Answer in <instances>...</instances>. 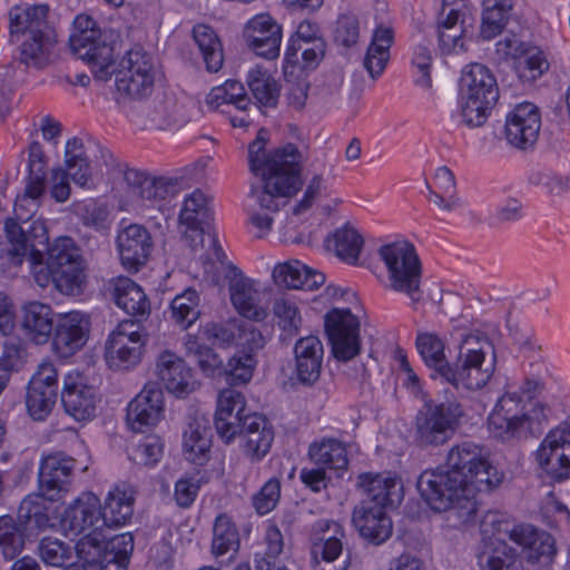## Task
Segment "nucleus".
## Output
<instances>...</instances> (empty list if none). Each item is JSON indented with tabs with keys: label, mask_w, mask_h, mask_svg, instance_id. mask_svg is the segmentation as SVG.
<instances>
[{
	"label": "nucleus",
	"mask_w": 570,
	"mask_h": 570,
	"mask_svg": "<svg viewBox=\"0 0 570 570\" xmlns=\"http://www.w3.org/2000/svg\"><path fill=\"white\" fill-rule=\"evenodd\" d=\"M503 480L504 473L492 464L488 451L464 441L450 449L446 469L423 471L416 487L432 510L449 513L453 527H468L476 518L478 494L497 489Z\"/></svg>",
	"instance_id": "f257e3e1"
},
{
	"label": "nucleus",
	"mask_w": 570,
	"mask_h": 570,
	"mask_svg": "<svg viewBox=\"0 0 570 570\" xmlns=\"http://www.w3.org/2000/svg\"><path fill=\"white\" fill-rule=\"evenodd\" d=\"M268 132L261 129L256 139L248 146L250 170L262 177L263 189L252 190L246 212L247 222L256 237L267 235L278 210L276 196L288 197L301 188L303 155L294 144H286L273 151H266Z\"/></svg>",
	"instance_id": "f03ea898"
},
{
	"label": "nucleus",
	"mask_w": 570,
	"mask_h": 570,
	"mask_svg": "<svg viewBox=\"0 0 570 570\" xmlns=\"http://www.w3.org/2000/svg\"><path fill=\"white\" fill-rule=\"evenodd\" d=\"M27 235L30 244L28 261L37 285L46 288L52 284L58 292L66 295L81 293L86 277L85 267L73 239L67 236L55 239L48 248V259L45 264L42 252L35 248L36 245H47L49 242L45 220L30 222Z\"/></svg>",
	"instance_id": "7ed1b4c3"
},
{
	"label": "nucleus",
	"mask_w": 570,
	"mask_h": 570,
	"mask_svg": "<svg viewBox=\"0 0 570 570\" xmlns=\"http://www.w3.org/2000/svg\"><path fill=\"white\" fill-rule=\"evenodd\" d=\"M46 4L21 3L13 6L8 12L9 36L12 43H19L20 61L26 66L45 67L56 43L50 29Z\"/></svg>",
	"instance_id": "20e7f679"
},
{
	"label": "nucleus",
	"mask_w": 570,
	"mask_h": 570,
	"mask_svg": "<svg viewBox=\"0 0 570 570\" xmlns=\"http://www.w3.org/2000/svg\"><path fill=\"white\" fill-rule=\"evenodd\" d=\"M535 386L533 381H527L519 390L508 386L488 416V429L494 438L510 440L532 432L547 421V407L530 396Z\"/></svg>",
	"instance_id": "39448f33"
},
{
	"label": "nucleus",
	"mask_w": 570,
	"mask_h": 570,
	"mask_svg": "<svg viewBox=\"0 0 570 570\" xmlns=\"http://www.w3.org/2000/svg\"><path fill=\"white\" fill-rule=\"evenodd\" d=\"M58 527L66 534L82 537L76 543L77 557L87 561L101 554L106 539L100 499L92 492L79 494L59 515Z\"/></svg>",
	"instance_id": "423d86ee"
},
{
	"label": "nucleus",
	"mask_w": 570,
	"mask_h": 570,
	"mask_svg": "<svg viewBox=\"0 0 570 570\" xmlns=\"http://www.w3.org/2000/svg\"><path fill=\"white\" fill-rule=\"evenodd\" d=\"M480 531L511 540L529 563H550L557 556L556 540L549 532L530 523H517L503 512L488 511L481 520Z\"/></svg>",
	"instance_id": "0eeeda50"
},
{
	"label": "nucleus",
	"mask_w": 570,
	"mask_h": 570,
	"mask_svg": "<svg viewBox=\"0 0 570 570\" xmlns=\"http://www.w3.org/2000/svg\"><path fill=\"white\" fill-rule=\"evenodd\" d=\"M495 370V355L485 336L469 334L460 345L455 365L444 370L443 381L455 389L478 391L491 380Z\"/></svg>",
	"instance_id": "6e6552de"
},
{
	"label": "nucleus",
	"mask_w": 570,
	"mask_h": 570,
	"mask_svg": "<svg viewBox=\"0 0 570 570\" xmlns=\"http://www.w3.org/2000/svg\"><path fill=\"white\" fill-rule=\"evenodd\" d=\"M499 97L495 77L481 63H470L460 78L459 104L462 121L470 128L485 124Z\"/></svg>",
	"instance_id": "1a4fd4ad"
},
{
	"label": "nucleus",
	"mask_w": 570,
	"mask_h": 570,
	"mask_svg": "<svg viewBox=\"0 0 570 570\" xmlns=\"http://www.w3.org/2000/svg\"><path fill=\"white\" fill-rule=\"evenodd\" d=\"M379 256L386 269L385 286L407 295L412 302L420 299L421 262L414 245L407 240L384 244Z\"/></svg>",
	"instance_id": "9d476101"
},
{
	"label": "nucleus",
	"mask_w": 570,
	"mask_h": 570,
	"mask_svg": "<svg viewBox=\"0 0 570 570\" xmlns=\"http://www.w3.org/2000/svg\"><path fill=\"white\" fill-rule=\"evenodd\" d=\"M100 30L96 21L87 14H78L73 20V31L69 43L73 53L88 62L94 76L108 80L114 73L112 49L100 43Z\"/></svg>",
	"instance_id": "9b49d317"
},
{
	"label": "nucleus",
	"mask_w": 570,
	"mask_h": 570,
	"mask_svg": "<svg viewBox=\"0 0 570 570\" xmlns=\"http://www.w3.org/2000/svg\"><path fill=\"white\" fill-rule=\"evenodd\" d=\"M147 344V334L142 326L131 320H125L108 334L105 342L104 358L112 371H128L142 360Z\"/></svg>",
	"instance_id": "f8f14e48"
},
{
	"label": "nucleus",
	"mask_w": 570,
	"mask_h": 570,
	"mask_svg": "<svg viewBox=\"0 0 570 570\" xmlns=\"http://www.w3.org/2000/svg\"><path fill=\"white\" fill-rule=\"evenodd\" d=\"M415 416V435L423 445H439L454 433L462 416L461 405L455 400L423 401Z\"/></svg>",
	"instance_id": "ddd939ff"
},
{
	"label": "nucleus",
	"mask_w": 570,
	"mask_h": 570,
	"mask_svg": "<svg viewBox=\"0 0 570 570\" xmlns=\"http://www.w3.org/2000/svg\"><path fill=\"white\" fill-rule=\"evenodd\" d=\"M67 170L58 167L51 171V196L59 203L69 198L70 186L68 177L80 186L88 188L96 173L97 165L89 159L88 149L82 140L73 137L68 139L65 148Z\"/></svg>",
	"instance_id": "4468645a"
},
{
	"label": "nucleus",
	"mask_w": 570,
	"mask_h": 570,
	"mask_svg": "<svg viewBox=\"0 0 570 570\" xmlns=\"http://www.w3.org/2000/svg\"><path fill=\"white\" fill-rule=\"evenodd\" d=\"M533 458L550 480L564 482L570 479V417L544 435Z\"/></svg>",
	"instance_id": "2eb2a0df"
},
{
	"label": "nucleus",
	"mask_w": 570,
	"mask_h": 570,
	"mask_svg": "<svg viewBox=\"0 0 570 570\" xmlns=\"http://www.w3.org/2000/svg\"><path fill=\"white\" fill-rule=\"evenodd\" d=\"M324 327L333 356L350 361L361 351V323L348 308H332L324 316Z\"/></svg>",
	"instance_id": "dca6fc26"
},
{
	"label": "nucleus",
	"mask_w": 570,
	"mask_h": 570,
	"mask_svg": "<svg viewBox=\"0 0 570 570\" xmlns=\"http://www.w3.org/2000/svg\"><path fill=\"white\" fill-rule=\"evenodd\" d=\"M153 57L141 49H132L120 61L116 73L117 91L130 98H141L151 92L155 82Z\"/></svg>",
	"instance_id": "f3484780"
},
{
	"label": "nucleus",
	"mask_w": 570,
	"mask_h": 570,
	"mask_svg": "<svg viewBox=\"0 0 570 570\" xmlns=\"http://www.w3.org/2000/svg\"><path fill=\"white\" fill-rule=\"evenodd\" d=\"M495 51L504 59L513 61V68L520 80L533 82L550 68L546 52L537 46L508 36L495 43Z\"/></svg>",
	"instance_id": "a211bd4d"
},
{
	"label": "nucleus",
	"mask_w": 570,
	"mask_h": 570,
	"mask_svg": "<svg viewBox=\"0 0 570 570\" xmlns=\"http://www.w3.org/2000/svg\"><path fill=\"white\" fill-rule=\"evenodd\" d=\"M126 422L136 433H145L157 428L166 417L165 394L156 383H147L128 403Z\"/></svg>",
	"instance_id": "6ab92c4d"
},
{
	"label": "nucleus",
	"mask_w": 570,
	"mask_h": 570,
	"mask_svg": "<svg viewBox=\"0 0 570 570\" xmlns=\"http://www.w3.org/2000/svg\"><path fill=\"white\" fill-rule=\"evenodd\" d=\"M58 371L49 360H43L31 376L26 394L29 415L37 421L45 420L52 411L58 393Z\"/></svg>",
	"instance_id": "aec40b11"
},
{
	"label": "nucleus",
	"mask_w": 570,
	"mask_h": 570,
	"mask_svg": "<svg viewBox=\"0 0 570 570\" xmlns=\"http://www.w3.org/2000/svg\"><path fill=\"white\" fill-rule=\"evenodd\" d=\"M129 195L138 208H156L165 212L177 193V186L164 177H150L144 173L129 170L125 175Z\"/></svg>",
	"instance_id": "412c9836"
},
{
	"label": "nucleus",
	"mask_w": 570,
	"mask_h": 570,
	"mask_svg": "<svg viewBox=\"0 0 570 570\" xmlns=\"http://www.w3.org/2000/svg\"><path fill=\"white\" fill-rule=\"evenodd\" d=\"M90 333V318L80 311L60 314L52 332L51 348L58 358H68L80 351Z\"/></svg>",
	"instance_id": "4be33fe9"
},
{
	"label": "nucleus",
	"mask_w": 570,
	"mask_h": 570,
	"mask_svg": "<svg viewBox=\"0 0 570 570\" xmlns=\"http://www.w3.org/2000/svg\"><path fill=\"white\" fill-rule=\"evenodd\" d=\"M61 400L67 414L78 422H87L96 415L99 396L86 375L70 371L63 377Z\"/></svg>",
	"instance_id": "5701e85b"
},
{
	"label": "nucleus",
	"mask_w": 570,
	"mask_h": 570,
	"mask_svg": "<svg viewBox=\"0 0 570 570\" xmlns=\"http://www.w3.org/2000/svg\"><path fill=\"white\" fill-rule=\"evenodd\" d=\"M245 395L227 387L219 392L216 402L214 425L225 443H232L245 429L247 420Z\"/></svg>",
	"instance_id": "b1692460"
},
{
	"label": "nucleus",
	"mask_w": 570,
	"mask_h": 570,
	"mask_svg": "<svg viewBox=\"0 0 570 570\" xmlns=\"http://www.w3.org/2000/svg\"><path fill=\"white\" fill-rule=\"evenodd\" d=\"M243 38L255 55L272 60L279 56L283 29L269 13L261 12L245 23Z\"/></svg>",
	"instance_id": "393cba45"
},
{
	"label": "nucleus",
	"mask_w": 570,
	"mask_h": 570,
	"mask_svg": "<svg viewBox=\"0 0 570 570\" xmlns=\"http://www.w3.org/2000/svg\"><path fill=\"white\" fill-rule=\"evenodd\" d=\"M541 129V114L532 102L514 106L505 116L504 137L507 141L522 150L534 146Z\"/></svg>",
	"instance_id": "a878e982"
},
{
	"label": "nucleus",
	"mask_w": 570,
	"mask_h": 570,
	"mask_svg": "<svg viewBox=\"0 0 570 570\" xmlns=\"http://www.w3.org/2000/svg\"><path fill=\"white\" fill-rule=\"evenodd\" d=\"M155 374L160 385L178 399L188 396L198 387L191 367L171 351H164L158 355Z\"/></svg>",
	"instance_id": "bb28decb"
},
{
	"label": "nucleus",
	"mask_w": 570,
	"mask_h": 570,
	"mask_svg": "<svg viewBox=\"0 0 570 570\" xmlns=\"http://www.w3.org/2000/svg\"><path fill=\"white\" fill-rule=\"evenodd\" d=\"M199 333L204 341L219 346L235 345L261 350L265 345V338L259 331L237 320L227 323H206L199 327Z\"/></svg>",
	"instance_id": "cd10ccee"
},
{
	"label": "nucleus",
	"mask_w": 570,
	"mask_h": 570,
	"mask_svg": "<svg viewBox=\"0 0 570 570\" xmlns=\"http://www.w3.org/2000/svg\"><path fill=\"white\" fill-rule=\"evenodd\" d=\"M233 272V277L228 283L233 306L245 318L255 322L265 321L268 307L264 302V291L259 283L244 276L237 268H234Z\"/></svg>",
	"instance_id": "c85d7f7f"
},
{
	"label": "nucleus",
	"mask_w": 570,
	"mask_h": 570,
	"mask_svg": "<svg viewBox=\"0 0 570 570\" xmlns=\"http://www.w3.org/2000/svg\"><path fill=\"white\" fill-rule=\"evenodd\" d=\"M357 487L380 508H396L403 500L401 479L392 472H364L357 478Z\"/></svg>",
	"instance_id": "c756f323"
},
{
	"label": "nucleus",
	"mask_w": 570,
	"mask_h": 570,
	"mask_svg": "<svg viewBox=\"0 0 570 570\" xmlns=\"http://www.w3.org/2000/svg\"><path fill=\"white\" fill-rule=\"evenodd\" d=\"M212 218L213 212L204 193L194 190L184 198L179 224L185 227L184 237L189 239L191 247L203 243L205 227H209Z\"/></svg>",
	"instance_id": "7c9ffc66"
},
{
	"label": "nucleus",
	"mask_w": 570,
	"mask_h": 570,
	"mask_svg": "<svg viewBox=\"0 0 570 570\" xmlns=\"http://www.w3.org/2000/svg\"><path fill=\"white\" fill-rule=\"evenodd\" d=\"M117 245L122 266L127 271L137 272L147 262L153 243L145 227L131 224L119 232Z\"/></svg>",
	"instance_id": "2f4dec72"
},
{
	"label": "nucleus",
	"mask_w": 570,
	"mask_h": 570,
	"mask_svg": "<svg viewBox=\"0 0 570 570\" xmlns=\"http://www.w3.org/2000/svg\"><path fill=\"white\" fill-rule=\"evenodd\" d=\"M76 460L63 453L46 455L39 468V491L50 500H56L69 482Z\"/></svg>",
	"instance_id": "473e14b6"
},
{
	"label": "nucleus",
	"mask_w": 570,
	"mask_h": 570,
	"mask_svg": "<svg viewBox=\"0 0 570 570\" xmlns=\"http://www.w3.org/2000/svg\"><path fill=\"white\" fill-rule=\"evenodd\" d=\"M345 537L340 523L332 520H318L312 527L311 556L315 563L333 562L343 551Z\"/></svg>",
	"instance_id": "72a5a7b5"
},
{
	"label": "nucleus",
	"mask_w": 570,
	"mask_h": 570,
	"mask_svg": "<svg viewBox=\"0 0 570 570\" xmlns=\"http://www.w3.org/2000/svg\"><path fill=\"white\" fill-rule=\"evenodd\" d=\"M481 535L478 553L480 570H523L514 549L503 540V537L482 532Z\"/></svg>",
	"instance_id": "f704fd0d"
},
{
	"label": "nucleus",
	"mask_w": 570,
	"mask_h": 570,
	"mask_svg": "<svg viewBox=\"0 0 570 570\" xmlns=\"http://www.w3.org/2000/svg\"><path fill=\"white\" fill-rule=\"evenodd\" d=\"M443 9L438 22L439 49L444 56L460 55L466 51V38L463 23L460 22L459 4L446 8L452 4L450 0H442Z\"/></svg>",
	"instance_id": "c9c22d12"
},
{
	"label": "nucleus",
	"mask_w": 570,
	"mask_h": 570,
	"mask_svg": "<svg viewBox=\"0 0 570 570\" xmlns=\"http://www.w3.org/2000/svg\"><path fill=\"white\" fill-rule=\"evenodd\" d=\"M135 491L128 483L115 484L106 494L101 504L105 531L110 528L126 525L132 514Z\"/></svg>",
	"instance_id": "e433bc0d"
},
{
	"label": "nucleus",
	"mask_w": 570,
	"mask_h": 570,
	"mask_svg": "<svg viewBox=\"0 0 570 570\" xmlns=\"http://www.w3.org/2000/svg\"><path fill=\"white\" fill-rule=\"evenodd\" d=\"M21 328L30 342L48 343L53 332L52 307L38 301L26 303L21 308Z\"/></svg>",
	"instance_id": "4c0bfd02"
},
{
	"label": "nucleus",
	"mask_w": 570,
	"mask_h": 570,
	"mask_svg": "<svg viewBox=\"0 0 570 570\" xmlns=\"http://www.w3.org/2000/svg\"><path fill=\"white\" fill-rule=\"evenodd\" d=\"M212 433L208 422L202 417L188 421L183 432V455L189 463L204 466L210 459Z\"/></svg>",
	"instance_id": "58836bf2"
},
{
	"label": "nucleus",
	"mask_w": 570,
	"mask_h": 570,
	"mask_svg": "<svg viewBox=\"0 0 570 570\" xmlns=\"http://www.w3.org/2000/svg\"><path fill=\"white\" fill-rule=\"evenodd\" d=\"M380 507H361L353 512V523L360 535L374 544L385 542L392 534L391 518Z\"/></svg>",
	"instance_id": "ea45409f"
},
{
	"label": "nucleus",
	"mask_w": 570,
	"mask_h": 570,
	"mask_svg": "<svg viewBox=\"0 0 570 570\" xmlns=\"http://www.w3.org/2000/svg\"><path fill=\"white\" fill-rule=\"evenodd\" d=\"M53 501L43 495L41 491L27 495L18 509L19 522L29 530L58 527L59 518L51 517L57 511L53 509Z\"/></svg>",
	"instance_id": "a19ab883"
},
{
	"label": "nucleus",
	"mask_w": 570,
	"mask_h": 570,
	"mask_svg": "<svg viewBox=\"0 0 570 570\" xmlns=\"http://www.w3.org/2000/svg\"><path fill=\"white\" fill-rule=\"evenodd\" d=\"M273 279L278 286L313 291L325 282L323 273L314 271L299 261L277 264L273 269Z\"/></svg>",
	"instance_id": "79ce46f5"
},
{
	"label": "nucleus",
	"mask_w": 570,
	"mask_h": 570,
	"mask_svg": "<svg viewBox=\"0 0 570 570\" xmlns=\"http://www.w3.org/2000/svg\"><path fill=\"white\" fill-rule=\"evenodd\" d=\"M294 353L298 380L306 384L314 383L322 368V342L314 335L302 337L296 342Z\"/></svg>",
	"instance_id": "37998d69"
},
{
	"label": "nucleus",
	"mask_w": 570,
	"mask_h": 570,
	"mask_svg": "<svg viewBox=\"0 0 570 570\" xmlns=\"http://www.w3.org/2000/svg\"><path fill=\"white\" fill-rule=\"evenodd\" d=\"M242 434L246 439L244 451L252 461H261L269 452L274 431L265 416L258 413L247 415Z\"/></svg>",
	"instance_id": "c03bdc74"
},
{
	"label": "nucleus",
	"mask_w": 570,
	"mask_h": 570,
	"mask_svg": "<svg viewBox=\"0 0 570 570\" xmlns=\"http://www.w3.org/2000/svg\"><path fill=\"white\" fill-rule=\"evenodd\" d=\"M116 305L132 316L147 317L150 314V302L140 285L129 277H118L114 285Z\"/></svg>",
	"instance_id": "a18cd8bd"
},
{
	"label": "nucleus",
	"mask_w": 570,
	"mask_h": 570,
	"mask_svg": "<svg viewBox=\"0 0 570 570\" xmlns=\"http://www.w3.org/2000/svg\"><path fill=\"white\" fill-rule=\"evenodd\" d=\"M309 459L318 466L344 472L348 466L347 451L337 439L323 436L315 440L308 449Z\"/></svg>",
	"instance_id": "49530a36"
},
{
	"label": "nucleus",
	"mask_w": 570,
	"mask_h": 570,
	"mask_svg": "<svg viewBox=\"0 0 570 570\" xmlns=\"http://www.w3.org/2000/svg\"><path fill=\"white\" fill-rule=\"evenodd\" d=\"M393 41L394 30L390 26L380 24L374 29L364 58V67L373 79L380 77L386 68Z\"/></svg>",
	"instance_id": "de8ad7c7"
},
{
	"label": "nucleus",
	"mask_w": 570,
	"mask_h": 570,
	"mask_svg": "<svg viewBox=\"0 0 570 570\" xmlns=\"http://www.w3.org/2000/svg\"><path fill=\"white\" fill-rule=\"evenodd\" d=\"M415 344L424 364L433 371L431 377L442 380L445 367L450 366L444 354V341L435 333L422 332L417 334Z\"/></svg>",
	"instance_id": "09e8293b"
},
{
	"label": "nucleus",
	"mask_w": 570,
	"mask_h": 570,
	"mask_svg": "<svg viewBox=\"0 0 570 570\" xmlns=\"http://www.w3.org/2000/svg\"><path fill=\"white\" fill-rule=\"evenodd\" d=\"M302 41L305 43L321 42L320 28L316 23L309 20L301 21L296 28L295 35L288 39L283 60V73L286 77L294 76L296 70L299 69L296 62L297 51L302 49Z\"/></svg>",
	"instance_id": "8fccbe9b"
},
{
	"label": "nucleus",
	"mask_w": 570,
	"mask_h": 570,
	"mask_svg": "<svg viewBox=\"0 0 570 570\" xmlns=\"http://www.w3.org/2000/svg\"><path fill=\"white\" fill-rule=\"evenodd\" d=\"M193 37L202 52L207 70L218 71L223 66L224 56L220 40L214 29L207 24H196L193 29Z\"/></svg>",
	"instance_id": "3c124183"
},
{
	"label": "nucleus",
	"mask_w": 570,
	"mask_h": 570,
	"mask_svg": "<svg viewBox=\"0 0 570 570\" xmlns=\"http://www.w3.org/2000/svg\"><path fill=\"white\" fill-rule=\"evenodd\" d=\"M513 8L512 0H484L481 35L492 39L504 28Z\"/></svg>",
	"instance_id": "603ef678"
},
{
	"label": "nucleus",
	"mask_w": 570,
	"mask_h": 570,
	"mask_svg": "<svg viewBox=\"0 0 570 570\" xmlns=\"http://www.w3.org/2000/svg\"><path fill=\"white\" fill-rule=\"evenodd\" d=\"M273 315L276 325L287 336L298 333L302 323V306L295 297H279L273 305Z\"/></svg>",
	"instance_id": "864d4df0"
},
{
	"label": "nucleus",
	"mask_w": 570,
	"mask_h": 570,
	"mask_svg": "<svg viewBox=\"0 0 570 570\" xmlns=\"http://www.w3.org/2000/svg\"><path fill=\"white\" fill-rule=\"evenodd\" d=\"M328 242L342 261L352 265L357 263L364 240L355 228L345 225L338 228Z\"/></svg>",
	"instance_id": "5fc2aeb1"
},
{
	"label": "nucleus",
	"mask_w": 570,
	"mask_h": 570,
	"mask_svg": "<svg viewBox=\"0 0 570 570\" xmlns=\"http://www.w3.org/2000/svg\"><path fill=\"white\" fill-rule=\"evenodd\" d=\"M248 87L261 107H275L279 96L276 80L259 67L253 68L247 77Z\"/></svg>",
	"instance_id": "6e6d98bb"
},
{
	"label": "nucleus",
	"mask_w": 570,
	"mask_h": 570,
	"mask_svg": "<svg viewBox=\"0 0 570 570\" xmlns=\"http://www.w3.org/2000/svg\"><path fill=\"white\" fill-rule=\"evenodd\" d=\"M206 100L212 108L227 105L234 106L238 111H244L250 105L244 86L236 80H226L223 85L213 88Z\"/></svg>",
	"instance_id": "4d7b16f0"
},
{
	"label": "nucleus",
	"mask_w": 570,
	"mask_h": 570,
	"mask_svg": "<svg viewBox=\"0 0 570 570\" xmlns=\"http://www.w3.org/2000/svg\"><path fill=\"white\" fill-rule=\"evenodd\" d=\"M243 348L244 351L236 352L228 360L224 368L227 381L232 385L247 384L252 380L257 365L256 352L258 350Z\"/></svg>",
	"instance_id": "13d9d810"
},
{
	"label": "nucleus",
	"mask_w": 570,
	"mask_h": 570,
	"mask_svg": "<svg viewBox=\"0 0 570 570\" xmlns=\"http://www.w3.org/2000/svg\"><path fill=\"white\" fill-rule=\"evenodd\" d=\"M199 295L193 288H187L175 296L170 304L173 320L184 330L191 326L200 315Z\"/></svg>",
	"instance_id": "bf43d9fd"
},
{
	"label": "nucleus",
	"mask_w": 570,
	"mask_h": 570,
	"mask_svg": "<svg viewBox=\"0 0 570 570\" xmlns=\"http://www.w3.org/2000/svg\"><path fill=\"white\" fill-rule=\"evenodd\" d=\"M239 546L238 532L227 514H219L214 523L212 551L216 557L236 551Z\"/></svg>",
	"instance_id": "052dcab7"
},
{
	"label": "nucleus",
	"mask_w": 570,
	"mask_h": 570,
	"mask_svg": "<svg viewBox=\"0 0 570 570\" xmlns=\"http://www.w3.org/2000/svg\"><path fill=\"white\" fill-rule=\"evenodd\" d=\"M43 191V178L39 176L31 177L23 194L17 196L14 202V215L19 220L28 223L29 218L37 212Z\"/></svg>",
	"instance_id": "680f3d73"
},
{
	"label": "nucleus",
	"mask_w": 570,
	"mask_h": 570,
	"mask_svg": "<svg viewBox=\"0 0 570 570\" xmlns=\"http://www.w3.org/2000/svg\"><path fill=\"white\" fill-rule=\"evenodd\" d=\"M14 218H8L4 223V233L7 239L10 244V248L8 250L9 259L14 265H20L23 261V257L29 255V238L27 235V229L22 227Z\"/></svg>",
	"instance_id": "e2e57ef3"
},
{
	"label": "nucleus",
	"mask_w": 570,
	"mask_h": 570,
	"mask_svg": "<svg viewBox=\"0 0 570 570\" xmlns=\"http://www.w3.org/2000/svg\"><path fill=\"white\" fill-rule=\"evenodd\" d=\"M75 215L83 225L101 230L109 225L107 206L96 199H87L73 205Z\"/></svg>",
	"instance_id": "0e129e2a"
},
{
	"label": "nucleus",
	"mask_w": 570,
	"mask_h": 570,
	"mask_svg": "<svg viewBox=\"0 0 570 570\" xmlns=\"http://www.w3.org/2000/svg\"><path fill=\"white\" fill-rule=\"evenodd\" d=\"M76 546L51 537L43 538L39 543V556L41 560L52 567H61L71 559Z\"/></svg>",
	"instance_id": "69168bd1"
},
{
	"label": "nucleus",
	"mask_w": 570,
	"mask_h": 570,
	"mask_svg": "<svg viewBox=\"0 0 570 570\" xmlns=\"http://www.w3.org/2000/svg\"><path fill=\"white\" fill-rule=\"evenodd\" d=\"M101 554L97 557V561L101 558L124 561L129 563V558L134 550V537L130 532H124L108 540L101 542Z\"/></svg>",
	"instance_id": "338daca9"
},
{
	"label": "nucleus",
	"mask_w": 570,
	"mask_h": 570,
	"mask_svg": "<svg viewBox=\"0 0 570 570\" xmlns=\"http://www.w3.org/2000/svg\"><path fill=\"white\" fill-rule=\"evenodd\" d=\"M0 547L7 560L14 559L23 548L20 530L9 517L0 518Z\"/></svg>",
	"instance_id": "774afa93"
}]
</instances>
